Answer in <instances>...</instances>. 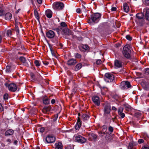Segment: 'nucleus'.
<instances>
[{
	"label": "nucleus",
	"mask_w": 149,
	"mask_h": 149,
	"mask_svg": "<svg viewBox=\"0 0 149 149\" xmlns=\"http://www.w3.org/2000/svg\"><path fill=\"white\" fill-rule=\"evenodd\" d=\"M6 71L8 72H10V66L8 65L6 67Z\"/></svg>",
	"instance_id": "nucleus-36"
},
{
	"label": "nucleus",
	"mask_w": 149,
	"mask_h": 149,
	"mask_svg": "<svg viewBox=\"0 0 149 149\" xmlns=\"http://www.w3.org/2000/svg\"><path fill=\"white\" fill-rule=\"evenodd\" d=\"M38 131L41 133L43 132L45 130L44 127H41L38 128Z\"/></svg>",
	"instance_id": "nucleus-38"
},
{
	"label": "nucleus",
	"mask_w": 149,
	"mask_h": 149,
	"mask_svg": "<svg viewBox=\"0 0 149 149\" xmlns=\"http://www.w3.org/2000/svg\"><path fill=\"white\" fill-rule=\"evenodd\" d=\"M82 67V65L81 63L78 64L75 67L74 70L77 71L80 69Z\"/></svg>",
	"instance_id": "nucleus-26"
},
{
	"label": "nucleus",
	"mask_w": 149,
	"mask_h": 149,
	"mask_svg": "<svg viewBox=\"0 0 149 149\" xmlns=\"http://www.w3.org/2000/svg\"><path fill=\"white\" fill-rule=\"evenodd\" d=\"M145 17L146 19L149 21V10H146L145 15Z\"/></svg>",
	"instance_id": "nucleus-33"
},
{
	"label": "nucleus",
	"mask_w": 149,
	"mask_h": 149,
	"mask_svg": "<svg viewBox=\"0 0 149 149\" xmlns=\"http://www.w3.org/2000/svg\"><path fill=\"white\" fill-rule=\"evenodd\" d=\"M92 99L93 102L97 106H99L100 105V100L99 97L97 96H94L92 97Z\"/></svg>",
	"instance_id": "nucleus-13"
},
{
	"label": "nucleus",
	"mask_w": 149,
	"mask_h": 149,
	"mask_svg": "<svg viewBox=\"0 0 149 149\" xmlns=\"http://www.w3.org/2000/svg\"><path fill=\"white\" fill-rule=\"evenodd\" d=\"M55 146V149H63V145L60 142L56 143Z\"/></svg>",
	"instance_id": "nucleus-18"
},
{
	"label": "nucleus",
	"mask_w": 149,
	"mask_h": 149,
	"mask_svg": "<svg viewBox=\"0 0 149 149\" xmlns=\"http://www.w3.org/2000/svg\"><path fill=\"white\" fill-rule=\"evenodd\" d=\"M43 103L45 104H48L50 102L49 99L46 97H44L43 99Z\"/></svg>",
	"instance_id": "nucleus-27"
},
{
	"label": "nucleus",
	"mask_w": 149,
	"mask_h": 149,
	"mask_svg": "<svg viewBox=\"0 0 149 149\" xmlns=\"http://www.w3.org/2000/svg\"><path fill=\"white\" fill-rule=\"evenodd\" d=\"M75 141L79 143H84L86 141V139L80 135L76 134L74 136Z\"/></svg>",
	"instance_id": "nucleus-7"
},
{
	"label": "nucleus",
	"mask_w": 149,
	"mask_h": 149,
	"mask_svg": "<svg viewBox=\"0 0 149 149\" xmlns=\"http://www.w3.org/2000/svg\"><path fill=\"white\" fill-rule=\"evenodd\" d=\"M107 126L106 125H104L102 127V130L103 131H104L105 132L106 131L107 129Z\"/></svg>",
	"instance_id": "nucleus-50"
},
{
	"label": "nucleus",
	"mask_w": 149,
	"mask_h": 149,
	"mask_svg": "<svg viewBox=\"0 0 149 149\" xmlns=\"http://www.w3.org/2000/svg\"><path fill=\"white\" fill-rule=\"evenodd\" d=\"M123 111V108L122 107H120L118 109V113L120 114V113H122Z\"/></svg>",
	"instance_id": "nucleus-34"
},
{
	"label": "nucleus",
	"mask_w": 149,
	"mask_h": 149,
	"mask_svg": "<svg viewBox=\"0 0 149 149\" xmlns=\"http://www.w3.org/2000/svg\"><path fill=\"white\" fill-rule=\"evenodd\" d=\"M55 102V101L54 99H52L51 101V103L52 104H54Z\"/></svg>",
	"instance_id": "nucleus-62"
},
{
	"label": "nucleus",
	"mask_w": 149,
	"mask_h": 149,
	"mask_svg": "<svg viewBox=\"0 0 149 149\" xmlns=\"http://www.w3.org/2000/svg\"><path fill=\"white\" fill-rule=\"evenodd\" d=\"M14 132V131L11 129L7 130L5 133V135L6 136H8L13 134Z\"/></svg>",
	"instance_id": "nucleus-16"
},
{
	"label": "nucleus",
	"mask_w": 149,
	"mask_h": 149,
	"mask_svg": "<svg viewBox=\"0 0 149 149\" xmlns=\"http://www.w3.org/2000/svg\"><path fill=\"white\" fill-rule=\"evenodd\" d=\"M34 63L37 66H39L40 65L39 62L38 60H36L34 62Z\"/></svg>",
	"instance_id": "nucleus-39"
},
{
	"label": "nucleus",
	"mask_w": 149,
	"mask_h": 149,
	"mask_svg": "<svg viewBox=\"0 0 149 149\" xmlns=\"http://www.w3.org/2000/svg\"><path fill=\"white\" fill-rule=\"evenodd\" d=\"M88 47L87 45H83L82 46V48L86 50L88 49Z\"/></svg>",
	"instance_id": "nucleus-48"
},
{
	"label": "nucleus",
	"mask_w": 149,
	"mask_h": 149,
	"mask_svg": "<svg viewBox=\"0 0 149 149\" xmlns=\"http://www.w3.org/2000/svg\"><path fill=\"white\" fill-rule=\"evenodd\" d=\"M82 118L83 120H88L89 118V116L87 114H84L82 115Z\"/></svg>",
	"instance_id": "nucleus-30"
},
{
	"label": "nucleus",
	"mask_w": 149,
	"mask_h": 149,
	"mask_svg": "<svg viewBox=\"0 0 149 149\" xmlns=\"http://www.w3.org/2000/svg\"><path fill=\"white\" fill-rule=\"evenodd\" d=\"M12 34V31L10 30H7L6 32V35L8 36H10Z\"/></svg>",
	"instance_id": "nucleus-35"
},
{
	"label": "nucleus",
	"mask_w": 149,
	"mask_h": 149,
	"mask_svg": "<svg viewBox=\"0 0 149 149\" xmlns=\"http://www.w3.org/2000/svg\"><path fill=\"white\" fill-rule=\"evenodd\" d=\"M131 86V85L130 83L128 81H123L121 82L120 84V87L123 90L127 89Z\"/></svg>",
	"instance_id": "nucleus-10"
},
{
	"label": "nucleus",
	"mask_w": 149,
	"mask_h": 149,
	"mask_svg": "<svg viewBox=\"0 0 149 149\" xmlns=\"http://www.w3.org/2000/svg\"><path fill=\"white\" fill-rule=\"evenodd\" d=\"M109 130L111 132H113V128L111 126H110L109 128Z\"/></svg>",
	"instance_id": "nucleus-53"
},
{
	"label": "nucleus",
	"mask_w": 149,
	"mask_h": 149,
	"mask_svg": "<svg viewBox=\"0 0 149 149\" xmlns=\"http://www.w3.org/2000/svg\"><path fill=\"white\" fill-rule=\"evenodd\" d=\"M102 63V61L100 60H98L96 61V63L97 65H99L101 64Z\"/></svg>",
	"instance_id": "nucleus-51"
},
{
	"label": "nucleus",
	"mask_w": 149,
	"mask_h": 149,
	"mask_svg": "<svg viewBox=\"0 0 149 149\" xmlns=\"http://www.w3.org/2000/svg\"><path fill=\"white\" fill-rule=\"evenodd\" d=\"M61 27H64L66 26V23L64 22H62L61 23Z\"/></svg>",
	"instance_id": "nucleus-43"
},
{
	"label": "nucleus",
	"mask_w": 149,
	"mask_h": 149,
	"mask_svg": "<svg viewBox=\"0 0 149 149\" xmlns=\"http://www.w3.org/2000/svg\"><path fill=\"white\" fill-rule=\"evenodd\" d=\"M123 54L124 56L126 58H129L130 57L131 51L130 45H127L124 47Z\"/></svg>",
	"instance_id": "nucleus-1"
},
{
	"label": "nucleus",
	"mask_w": 149,
	"mask_h": 149,
	"mask_svg": "<svg viewBox=\"0 0 149 149\" xmlns=\"http://www.w3.org/2000/svg\"><path fill=\"white\" fill-rule=\"evenodd\" d=\"M114 65L117 68H119L122 66V63L121 61L117 60L115 61Z\"/></svg>",
	"instance_id": "nucleus-20"
},
{
	"label": "nucleus",
	"mask_w": 149,
	"mask_h": 149,
	"mask_svg": "<svg viewBox=\"0 0 149 149\" xmlns=\"http://www.w3.org/2000/svg\"><path fill=\"white\" fill-rule=\"evenodd\" d=\"M118 115L120 116L121 118H124L125 117V116L124 113L123 112L120 113V114H118Z\"/></svg>",
	"instance_id": "nucleus-46"
},
{
	"label": "nucleus",
	"mask_w": 149,
	"mask_h": 149,
	"mask_svg": "<svg viewBox=\"0 0 149 149\" xmlns=\"http://www.w3.org/2000/svg\"><path fill=\"white\" fill-rule=\"evenodd\" d=\"M99 136L100 137H102L104 136V135L102 134V131H100L99 132Z\"/></svg>",
	"instance_id": "nucleus-55"
},
{
	"label": "nucleus",
	"mask_w": 149,
	"mask_h": 149,
	"mask_svg": "<svg viewBox=\"0 0 149 149\" xmlns=\"http://www.w3.org/2000/svg\"><path fill=\"white\" fill-rule=\"evenodd\" d=\"M141 113L139 112H137L135 113V115L137 117H139L141 115Z\"/></svg>",
	"instance_id": "nucleus-45"
},
{
	"label": "nucleus",
	"mask_w": 149,
	"mask_h": 149,
	"mask_svg": "<svg viewBox=\"0 0 149 149\" xmlns=\"http://www.w3.org/2000/svg\"><path fill=\"white\" fill-rule=\"evenodd\" d=\"M3 14V10L2 7L0 6V16L2 15Z\"/></svg>",
	"instance_id": "nucleus-47"
},
{
	"label": "nucleus",
	"mask_w": 149,
	"mask_h": 149,
	"mask_svg": "<svg viewBox=\"0 0 149 149\" xmlns=\"http://www.w3.org/2000/svg\"><path fill=\"white\" fill-rule=\"evenodd\" d=\"M65 149H74L73 147L70 146H68Z\"/></svg>",
	"instance_id": "nucleus-61"
},
{
	"label": "nucleus",
	"mask_w": 149,
	"mask_h": 149,
	"mask_svg": "<svg viewBox=\"0 0 149 149\" xmlns=\"http://www.w3.org/2000/svg\"><path fill=\"white\" fill-rule=\"evenodd\" d=\"M134 145L133 143H130L129 145L128 148L129 149H132Z\"/></svg>",
	"instance_id": "nucleus-37"
},
{
	"label": "nucleus",
	"mask_w": 149,
	"mask_h": 149,
	"mask_svg": "<svg viewBox=\"0 0 149 149\" xmlns=\"http://www.w3.org/2000/svg\"><path fill=\"white\" fill-rule=\"evenodd\" d=\"M136 22L141 26L144 23V15L142 13H138L136 15Z\"/></svg>",
	"instance_id": "nucleus-2"
},
{
	"label": "nucleus",
	"mask_w": 149,
	"mask_h": 149,
	"mask_svg": "<svg viewBox=\"0 0 149 149\" xmlns=\"http://www.w3.org/2000/svg\"><path fill=\"white\" fill-rule=\"evenodd\" d=\"M46 35L48 38H52L54 37L55 33L53 31L49 30L46 33Z\"/></svg>",
	"instance_id": "nucleus-12"
},
{
	"label": "nucleus",
	"mask_w": 149,
	"mask_h": 149,
	"mask_svg": "<svg viewBox=\"0 0 149 149\" xmlns=\"http://www.w3.org/2000/svg\"><path fill=\"white\" fill-rule=\"evenodd\" d=\"M114 76L111 74L107 73L105 74V80L107 82H111L114 79Z\"/></svg>",
	"instance_id": "nucleus-9"
},
{
	"label": "nucleus",
	"mask_w": 149,
	"mask_h": 149,
	"mask_svg": "<svg viewBox=\"0 0 149 149\" xmlns=\"http://www.w3.org/2000/svg\"><path fill=\"white\" fill-rule=\"evenodd\" d=\"M12 17V14L10 13H7L5 15V19L6 20H10Z\"/></svg>",
	"instance_id": "nucleus-21"
},
{
	"label": "nucleus",
	"mask_w": 149,
	"mask_h": 149,
	"mask_svg": "<svg viewBox=\"0 0 149 149\" xmlns=\"http://www.w3.org/2000/svg\"><path fill=\"white\" fill-rule=\"evenodd\" d=\"M6 141L8 143V144H9L11 143V140L10 139H6Z\"/></svg>",
	"instance_id": "nucleus-57"
},
{
	"label": "nucleus",
	"mask_w": 149,
	"mask_h": 149,
	"mask_svg": "<svg viewBox=\"0 0 149 149\" xmlns=\"http://www.w3.org/2000/svg\"><path fill=\"white\" fill-rule=\"evenodd\" d=\"M77 63L76 60L72 58L69 60L68 61V64L69 65H74Z\"/></svg>",
	"instance_id": "nucleus-17"
},
{
	"label": "nucleus",
	"mask_w": 149,
	"mask_h": 149,
	"mask_svg": "<svg viewBox=\"0 0 149 149\" xmlns=\"http://www.w3.org/2000/svg\"><path fill=\"white\" fill-rule=\"evenodd\" d=\"M45 14L46 16L49 18H50L52 16V12L50 10H47L45 11Z\"/></svg>",
	"instance_id": "nucleus-19"
},
{
	"label": "nucleus",
	"mask_w": 149,
	"mask_h": 149,
	"mask_svg": "<svg viewBox=\"0 0 149 149\" xmlns=\"http://www.w3.org/2000/svg\"><path fill=\"white\" fill-rule=\"evenodd\" d=\"M144 140L142 139H139L138 142L139 143H141L143 142Z\"/></svg>",
	"instance_id": "nucleus-54"
},
{
	"label": "nucleus",
	"mask_w": 149,
	"mask_h": 149,
	"mask_svg": "<svg viewBox=\"0 0 149 149\" xmlns=\"http://www.w3.org/2000/svg\"><path fill=\"white\" fill-rule=\"evenodd\" d=\"M107 89L106 88L105 89L103 88L101 89V93L102 95H104L105 94V93L104 92V91L105 90V89Z\"/></svg>",
	"instance_id": "nucleus-49"
},
{
	"label": "nucleus",
	"mask_w": 149,
	"mask_h": 149,
	"mask_svg": "<svg viewBox=\"0 0 149 149\" xmlns=\"http://www.w3.org/2000/svg\"><path fill=\"white\" fill-rule=\"evenodd\" d=\"M141 149H149V147L148 146H146L142 147Z\"/></svg>",
	"instance_id": "nucleus-56"
},
{
	"label": "nucleus",
	"mask_w": 149,
	"mask_h": 149,
	"mask_svg": "<svg viewBox=\"0 0 149 149\" xmlns=\"http://www.w3.org/2000/svg\"><path fill=\"white\" fill-rule=\"evenodd\" d=\"M125 108L127 111H129L131 109V107L129 105L127 104H125L124 105Z\"/></svg>",
	"instance_id": "nucleus-28"
},
{
	"label": "nucleus",
	"mask_w": 149,
	"mask_h": 149,
	"mask_svg": "<svg viewBox=\"0 0 149 149\" xmlns=\"http://www.w3.org/2000/svg\"><path fill=\"white\" fill-rule=\"evenodd\" d=\"M31 78H32V79H33L34 80H36V79H35V75L33 73L31 74Z\"/></svg>",
	"instance_id": "nucleus-52"
},
{
	"label": "nucleus",
	"mask_w": 149,
	"mask_h": 149,
	"mask_svg": "<svg viewBox=\"0 0 149 149\" xmlns=\"http://www.w3.org/2000/svg\"><path fill=\"white\" fill-rule=\"evenodd\" d=\"M56 140L55 136L52 135H48L46 138L45 141L47 143H51L54 142Z\"/></svg>",
	"instance_id": "nucleus-11"
},
{
	"label": "nucleus",
	"mask_w": 149,
	"mask_h": 149,
	"mask_svg": "<svg viewBox=\"0 0 149 149\" xmlns=\"http://www.w3.org/2000/svg\"><path fill=\"white\" fill-rule=\"evenodd\" d=\"M116 9V7H113L111 8V10L112 11H115Z\"/></svg>",
	"instance_id": "nucleus-59"
},
{
	"label": "nucleus",
	"mask_w": 149,
	"mask_h": 149,
	"mask_svg": "<svg viewBox=\"0 0 149 149\" xmlns=\"http://www.w3.org/2000/svg\"><path fill=\"white\" fill-rule=\"evenodd\" d=\"M51 109V108L50 106H45L43 108L42 111L44 113H46L47 112L49 111Z\"/></svg>",
	"instance_id": "nucleus-23"
},
{
	"label": "nucleus",
	"mask_w": 149,
	"mask_h": 149,
	"mask_svg": "<svg viewBox=\"0 0 149 149\" xmlns=\"http://www.w3.org/2000/svg\"><path fill=\"white\" fill-rule=\"evenodd\" d=\"M44 64L45 65H47L49 64V63L47 61H43Z\"/></svg>",
	"instance_id": "nucleus-64"
},
{
	"label": "nucleus",
	"mask_w": 149,
	"mask_h": 149,
	"mask_svg": "<svg viewBox=\"0 0 149 149\" xmlns=\"http://www.w3.org/2000/svg\"><path fill=\"white\" fill-rule=\"evenodd\" d=\"M146 73L149 74V68H147L146 69Z\"/></svg>",
	"instance_id": "nucleus-63"
},
{
	"label": "nucleus",
	"mask_w": 149,
	"mask_h": 149,
	"mask_svg": "<svg viewBox=\"0 0 149 149\" xmlns=\"http://www.w3.org/2000/svg\"><path fill=\"white\" fill-rule=\"evenodd\" d=\"M64 7L63 3L60 2H56L53 3V8L54 9L60 10L63 8Z\"/></svg>",
	"instance_id": "nucleus-8"
},
{
	"label": "nucleus",
	"mask_w": 149,
	"mask_h": 149,
	"mask_svg": "<svg viewBox=\"0 0 149 149\" xmlns=\"http://www.w3.org/2000/svg\"><path fill=\"white\" fill-rule=\"evenodd\" d=\"M81 12V10L79 8H78L76 10V12L78 13H80Z\"/></svg>",
	"instance_id": "nucleus-58"
},
{
	"label": "nucleus",
	"mask_w": 149,
	"mask_h": 149,
	"mask_svg": "<svg viewBox=\"0 0 149 149\" xmlns=\"http://www.w3.org/2000/svg\"><path fill=\"white\" fill-rule=\"evenodd\" d=\"M123 8L124 11L127 13L129 11V7L126 3H125L123 4Z\"/></svg>",
	"instance_id": "nucleus-22"
},
{
	"label": "nucleus",
	"mask_w": 149,
	"mask_h": 149,
	"mask_svg": "<svg viewBox=\"0 0 149 149\" xmlns=\"http://www.w3.org/2000/svg\"><path fill=\"white\" fill-rule=\"evenodd\" d=\"M105 138L107 142H110L111 141L112 139V137L110 136L109 134L108 133H107V134L106 135Z\"/></svg>",
	"instance_id": "nucleus-25"
},
{
	"label": "nucleus",
	"mask_w": 149,
	"mask_h": 149,
	"mask_svg": "<svg viewBox=\"0 0 149 149\" xmlns=\"http://www.w3.org/2000/svg\"><path fill=\"white\" fill-rule=\"evenodd\" d=\"M111 107L109 104H106L104 106V109L105 114H109L111 110Z\"/></svg>",
	"instance_id": "nucleus-14"
},
{
	"label": "nucleus",
	"mask_w": 149,
	"mask_h": 149,
	"mask_svg": "<svg viewBox=\"0 0 149 149\" xmlns=\"http://www.w3.org/2000/svg\"><path fill=\"white\" fill-rule=\"evenodd\" d=\"M57 30L58 31V33L61 32L63 34L65 35H70L73 34V32L72 31L69 29L66 28L59 27L57 29Z\"/></svg>",
	"instance_id": "nucleus-3"
},
{
	"label": "nucleus",
	"mask_w": 149,
	"mask_h": 149,
	"mask_svg": "<svg viewBox=\"0 0 149 149\" xmlns=\"http://www.w3.org/2000/svg\"><path fill=\"white\" fill-rule=\"evenodd\" d=\"M19 59L25 66L29 67L31 66V63L28 59H26L24 57L21 56Z\"/></svg>",
	"instance_id": "nucleus-6"
},
{
	"label": "nucleus",
	"mask_w": 149,
	"mask_h": 149,
	"mask_svg": "<svg viewBox=\"0 0 149 149\" xmlns=\"http://www.w3.org/2000/svg\"><path fill=\"white\" fill-rule=\"evenodd\" d=\"M8 98V95L7 94H5L3 96V98L5 100H6Z\"/></svg>",
	"instance_id": "nucleus-41"
},
{
	"label": "nucleus",
	"mask_w": 149,
	"mask_h": 149,
	"mask_svg": "<svg viewBox=\"0 0 149 149\" xmlns=\"http://www.w3.org/2000/svg\"><path fill=\"white\" fill-rule=\"evenodd\" d=\"M75 57L78 58H81V56L78 53H77L75 55Z\"/></svg>",
	"instance_id": "nucleus-40"
},
{
	"label": "nucleus",
	"mask_w": 149,
	"mask_h": 149,
	"mask_svg": "<svg viewBox=\"0 0 149 149\" xmlns=\"http://www.w3.org/2000/svg\"><path fill=\"white\" fill-rule=\"evenodd\" d=\"M91 136L95 141H97V136L96 135L94 134H91Z\"/></svg>",
	"instance_id": "nucleus-32"
},
{
	"label": "nucleus",
	"mask_w": 149,
	"mask_h": 149,
	"mask_svg": "<svg viewBox=\"0 0 149 149\" xmlns=\"http://www.w3.org/2000/svg\"><path fill=\"white\" fill-rule=\"evenodd\" d=\"M34 14L38 20H39V17L38 13L37 10L36 9L34 10Z\"/></svg>",
	"instance_id": "nucleus-31"
},
{
	"label": "nucleus",
	"mask_w": 149,
	"mask_h": 149,
	"mask_svg": "<svg viewBox=\"0 0 149 149\" xmlns=\"http://www.w3.org/2000/svg\"><path fill=\"white\" fill-rule=\"evenodd\" d=\"M91 17L92 22L94 23H96L98 22L101 17V15L100 13H97L91 15Z\"/></svg>",
	"instance_id": "nucleus-5"
},
{
	"label": "nucleus",
	"mask_w": 149,
	"mask_h": 149,
	"mask_svg": "<svg viewBox=\"0 0 149 149\" xmlns=\"http://www.w3.org/2000/svg\"><path fill=\"white\" fill-rule=\"evenodd\" d=\"M143 1L145 4L149 5V0H143Z\"/></svg>",
	"instance_id": "nucleus-42"
},
{
	"label": "nucleus",
	"mask_w": 149,
	"mask_h": 149,
	"mask_svg": "<svg viewBox=\"0 0 149 149\" xmlns=\"http://www.w3.org/2000/svg\"><path fill=\"white\" fill-rule=\"evenodd\" d=\"M81 122L79 118L77 119V123L75 125V128L76 130H78L81 126Z\"/></svg>",
	"instance_id": "nucleus-15"
},
{
	"label": "nucleus",
	"mask_w": 149,
	"mask_h": 149,
	"mask_svg": "<svg viewBox=\"0 0 149 149\" xmlns=\"http://www.w3.org/2000/svg\"><path fill=\"white\" fill-rule=\"evenodd\" d=\"M52 42L58 46L60 44L59 43L58 38H55L52 40Z\"/></svg>",
	"instance_id": "nucleus-24"
},
{
	"label": "nucleus",
	"mask_w": 149,
	"mask_h": 149,
	"mask_svg": "<svg viewBox=\"0 0 149 149\" xmlns=\"http://www.w3.org/2000/svg\"><path fill=\"white\" fill-rule=\"evenodd\" d=\"M19 26H21V24L19 23H17V24H16L15 25L16 31L17 33H18L19 32Z\"/></svg>",
	"instance_id": "nucleus-29"
},
{
	"label": "nucleus",
	"mask_w": 149,
	"mask_h": 149,
	"mask_svg": "<svg viewBox=\"0 0 149 149\" xmlns=\"http://www.w3.org/2000/svg\"><path fill=\"white\" fill-rule=\"evenodd\" d=\"M82 10H83V11H84V12H86V7L84 6H83V8H82Z\"/></svg>",
	"instance_id": "nucleus-60"
},
{
	"label": "nucleus",
	"mask_w": 149,
	"mask_h": 149,
	"mask_svg": "<svg viewBox=\"0 0 149 149\" xmlns=\"http://www.w3.org/2000/svg\"><path fill=\"white\" fill-rule=\"evenodd\" d=\"M5 86L8 88L9 91L13 92H15L18 89L16 85L14 83H6Z\"/></svg>",
	"instance_id": "nucleus-4"
},
{
	"label": "nucleus",
	"mask_w": 149,
	"mask_h": 149,
	"mask_svg": "<svg viewBox=\"0 0 149 149\" xmlns=\"http://www.w3.org/2000/svg\"><path fill=\"white\" fill-rule=\"evenodd\" d=\"M126 38L129 40H131L132 38L129 35H127L126 36Z\"/></svg>",
	"instance_id": "nucleus-44"
}]
</instances>
